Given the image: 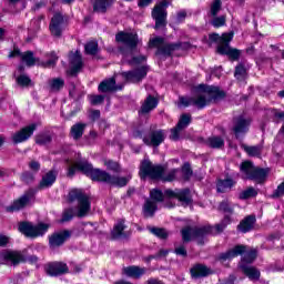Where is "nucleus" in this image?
Wrapping results in <instances>:
<instances>
[{"label": "nucleus", "instance_id": "obj_1", "mask_svg": "<svg viewBox=\"0 0 284 284\" xmlns=\"http://www.w3.org/2000/svg\"><path fill=\"white\" fill-rule=\"evenodd\" d=\"M82 172L87 176H90L92 181H99L100 183H108L109 185H115L116 187H125L128 183L130 182V179H132V175L128 176H114L110 173L101 170V169H94L92 168V164H90L85 160H81L78 158V160H70L69 161V176H74V172Z\"/></svg>", "mask_w": 284, "mask_h": 284}, {"label": "nucleus", "instance_id": "obj_2", "mask_svg": "<svg viewBox=\"0 0 284 284\" xmlns=\"http://www.w3.org/2000/svg\"><path fill=\"white\" fill-rule=\"evenodd\" d=\"M165 172V169L161 165H154L150 160H144L141 163L140 166V176L141 179H160L161 181H174L176 179V175L180 174V172L183 174L184 179H190L192 176V169L190 168V164H184L182 170L174 169L170 171L166 175L163 173Z\"/></svg>", "mask_w": 284, "mask_h": 284}, {"label": "nucleus", "instance_id": "obj_3", "mask_svg": "<svg viewBox=\"0 0 284 284\" xmlns=\"http://www.w3.org/2000/svg\"><path fill=\"white\" fill-rule=\"evenodd\" d=\"M225 97V93L219 89V87H210L205 84H200L196 88L194 98H180V105L187 108V105H195L202 110L205 105H210L212 101Z\"/></svg>", "mask_w": 284, "mask_h": 284}, {"label": "nucleus", "instance_id": "obj_4", "mask_svg": "<svg viewBox=\"0 0 284 284\" xmlns=\"http://www.w3.org/2000/svg\"><path fill=\"white\" fill-rule=\"evenodd\" d=\"M145 77H148V68L141 67L133 71L115 74L114 78L102 81L98 89L100 92H114L116 90H123V85H125V83H139V81L145 79ZM120 79H122L124 83L116 84V81Z\"/></svg>", "mask_w": 284, "mask_h": 284}, {"label": "nucleus", "instance_id": "obj_5", "mask_svg": "<svg viewBox=\"0 0 284 284\" xmlns=\"http://www.w3.org/2000/svg\"><path fill=\"white\" fill-rule=\"evenodd\" d=\"M69 201H78V211L74 212L72 209L64 210L60 223H68V221H72L74 216H79L81 219L90 212V197L83 193V190H71L69 192Z\"/></svg>", "mask_w": 284, "mask_h": 284}, {"label": "nucleus", "instance_id": "obj_6", "mask_svg": "<svg viewBox=\"0 0 284 284\" xmlns=\"http://www.w3.org/2000/svg\"><path fill=\"white\" fill-rule=\"evenodd\" d=\"M232 223L230 216L225 215L222 223L215 226H201V227H185L182 230V239L185 243L192 241L193 239H200L203 236H207V234H219V232H223L227 225Z\"/></svg>", "mask_w": 284, "mask_h": 284}, {"label": "nucleus", "instance_id": "obj_7", "mask_svg": "<svg viewBox=\"0 0 284 284\" xmlns=\"http://www.w3.org/2000/svg\"><path fill=\"white\" fill-rule=\"evenodd\" d=\"M209 39L210 41H215L217 43L219 54H226V57L233 61L239 60V57H241V51H239V49L230 47V42L234 39V32L223 33L222 36L212 33L209 36Z\"/></svg>", "mask_w": 284, "mask_h": 284}, {"label": "nucleus", "instance_id": "obj_8", "mask_svg": "<svg viewBox=\"0 0 284 284\" xmlns=\"http://www.w3.org/2000/svg\"><path fill=\"white\" fill-rule=\"evenodd\" d=\"M241 172L244 174V179L256 181V183H263L267 179V170L256 168L252 162L245 161L241 164Z\"/></svg>", "mask_w": 284, "mask_h": 284}, {"label": "nucleus", "instance_id": "obj_9", "mask_svg": "<svg viewBox=\"0 0 284 284\" xmlns=\"http://www.w3.org/2000/svg\"><path fill=\"white\" fill-rule=\"evenodd\" d=\"M48 224L40 223L38 225H32L28 222H22L19 225V232L24 234V236H29L30 239H37V236H43L45 232H48Z\"/></svg>", "mask_w": 284, "mask_h": 284}, {"label": "nucleus", "instance_id": "obj_10", "mask_svg": "<svg viewBox=\"0 0 284 284\" xmlns=\"http://www.w3.org/2000/svg\"><path fill=\"white\" fill-rule=\"evenodd\" d=\"M150 48H158V54L162 57H170L174 50L181 48V44H168L161 37L151 39L149 42Z\"/></svg>", "mask_w": 284, "mask_h": 284}, {"label": "nucleus", "instance_id": "obj_11", "mask_svg": "<svg viewBox=\"0 0 284 284\" xmlns=\"http://www.w3.org/2000/svg\"><path fill=\"white\" fill-rule=\"evenodd\" d=\"M168 2L165 0L161 1L156 4L152 11V17L155 20V30L159 28H165L168 19Z\"/></svg>", "mask_w": 284, "mask_h": 284}, {"label": "nucleus", "instance_id": "obj_12", "mask_svg": "<svg viewBox=\"0 0 284 284\" xmlns=\"http://www.w3.org/2000/svg\"><path fill=\"white\" fill-rule=\"evenodd\" d=\"M150 196L153 201L146 200V202L144 203V216H154V212H156V202L163 201V192L154 189L150 192Z\"/></svg>", "mask_w": 284, "mask_h": 284}, {"label": "nucleus", "instance_id": "obj_13", "mask_svg": "<svg viewBox=\"0 0 284 284\" xmlns=\"http://www.w3.org/2000/svg\"><path fill=\"white\" fill-rule=\"evenodd\" d=\"M115 41L122 43L126 50H134L139 45V36L132 32L120 31L115 36Z\"/></svg>", "mask_w": 284, "mask_h": 284}, {"label": "nucleus", "instance_id": "obj_14", "mask_svg": "<svg viewBox=\"0 0 284 284\" xmlns=\"http://www.w3.org/2000/svg\"><path fill=\"white\" fill-rule=\"evenodd\" d=\"M49 30L53 37H61L63 30H65V20L61 13H55L49 24Z\"/></svg>", "mask_w": 284, "mask_h": 284}, {"label": "nucleus", "instance_id": "obj_15", "mask_svg": "<svg viewBox=\"0 0 284 284\" xmlns=\"http://www.w3.org/2000/svg\"><path fill=\"white\" fill-rule=\"evenodd\" d=\"M70 69L68 71L71 77H74L81 72V68H83V60L81 59V52L75 51L69 54Z\"/></svg>", "mask_w": 284, "mask_h": 284}, {"label": "nucleus", "instance_id": "obj_16", "mask_svg": "<svg viewBox=\"0 0 284 284\" xmlns=\"http://www.w3.org/2000/svg\"><path fill=\"white\" fill-rule=\"evenodd\" d=\"M165 196H169V199H179L181 203L184 205H190L192 203V195H190V190H166Z\"/></svg>", "mask_w": 284, "mask_h": 284}, {"label": "nucleus", "instance_id": "obj_17", "mask_svg": "<svg viewBox=\"0 0 284 284\" xmlns=\"http://www.w3.org/2000/svg\"><path fill=\"white\" fill-rule=\"evenodd\" d=\"M34 130H37V124L32 123L28 126H24L22 130L16 132L12 135L13 143H23L34 134Z\"/></svg>", "mask_w": 284, "mask_h": 284}, {"label": "nucleus", "instance_id": "obj_18", "mask_svg": "<svg viewBox=\"0 0 284 284\" xmlns=\"http://www.w3.org/2000/svg\"><path fill=\"white\" fill-rule=\"evenodd\" d=\"M32 196H34L32 191L24 193L20 199L16 200L12 205L7 207V212H19V210H23V207L32 201Z\"/></svg>", "mask_w": 284, "mask_h": 284}, {"label": "nucleus", "instance_id": "obj_19", "mask_svg": "<svg viewBox=\"0 0 284 284\" xmlns=\"http://www.w3.org/2000/svg\"><path fill=\"white\" fill-rule=\"evenodd\" d=\"M14 57H21V61L22 63H26V65L32 67L37 64V60L34 59V53H32V51L21 53L19 49L14 48L13 51L9 53V59H14Z\"/></svg>", "mask_w": 284, "mask_h": 284}, {"label": "nucleus", "instance_id": "obj_20", "mask_svg": "<svg viewBox=\"0 0 284 284\" xmlns=\"http://www.w3.org/2000/svg\"><path fill=\"white\" fill-rule=\"evenodd\" d=\"M143 141L146 145H153V148H159V144L165 141V131H154L149 136H145Z\"/></svg>", "mask_w": 284, "mask_h": 284}, {"label": "nucleus", "instance_id": "obj_21", "mask_svg": "<svg viewBox=\"0 0 284 284\" xmlns=\"http://www.w3.org/2000/svg\"><path fill=\"white\" fill-rule=\"evenodd\" d=\"M1 257L12 265H19V263H24L26 261V255L19 251H4Z\"/></svg>", "mask_w": 284, "mask_h": 284}, {"label": "nucleus", "instance_id": "obj_22", "mask_svg": "<svg viewBox=\"0 0 284 284\" xmlns=\"http://www.w3.org/2000/svg\"><path fill=\"white\" fill-rule=\"evenodd\" d=\"M72 236V233L70 231H62L54 233L50 239H49V245L50 247H59L65 243L68 239Z\"/></svg>", "mask_w": 284, "mask_h": 284}, {"label": "nucleus", "instance_id": "obj_23", "mask_svg": "<svg viewBox=\"0 0 284 284\" xmlns=\"http://www.w3.org/2000/svg\"><path fill=\"white\" fill-rule=\"evenodd\" d=\"M45 272L49 274V276H59L60 274H65L68 273V264L63 262H53L45 267Z\"/></svg>", "mask_w": 284, "mask_h": 284}, {"label": "nucleus", "instance_id": "obj_24", "mask_svg": "<svg viewBox=\"0 0 284 284\" xmlns=\"http://www.w3.org/2000/svg\"><path fill=\"white\" fill-rule=\"evenodd\" d=\"M246 247L243 245H237L233 250L227 251L220 255V261H232V258H236V256H241V254H245Z\"/></svg>", "mask_w": 284, "mask_h": 284}, {"label": "nucleus", "instance_id": "obj_25", "mask_svg": "<svg viewBox=\"0 0 284 284\" xmlns=\"http://www.w3.org/2000/svg\"><path fill=\"white\" fill-rule=\"evenodd\" d=\"M248 128H250V120H245L243 116H240L235 120L233 132L235 136H239V134H245Z\"/></svg>", "mask_w": 284, "mask_h": 284}, {"label": "nucleus", "instance_id": "obj_26", "mask_svg": "<svg viewBox=\"0 0 284 284\" xmlns=\"http://www.w3.org/2000/svg\"><path fill=\"white\" fill-rule=\"evenodd\" d=\"M210 274H212V271L202 264H197L191 268V276L193 278H202L203 276H210Z\"/></svg>", "mask_w": 284, "mask_h": 284}, {"label": "nucleus", "instance_id": "obj_27", "mask_svg": "<svg viewBox=\"0 0 284 284\" xmlns=\"http://www.w3.org/2000/svg\"><path fill=\"white\" fill-rule=\"evenodd\" d=\"M156 105H159V100L152 95H149L142 104L140 112L141 114H148V112H152Z\"/></svg>", "mask_w": 284, "mask_h": 284}, {"label": "nucleus", "instance_id": "obj_28", "mask_svg": "<svg viewBox=\"0 0 284 284\" xmlns=\"http://www.w3.org/2000/svg\"><path fill=\"white\" fill-rule=\"evenodd\" d=\"M254 223H256V217L253 215H248L240 223V225L237 226V230H240V232H243L245 234L254 227Z\"/></svg>", "mask_w": 284, "mask_h": 284}, {"label": "nucleus", "instance_id": "obj_29", "mask_svg": "<svg viewBox=\"0 0 284 284\" xmlns=\"http://www.w3.org/2000/svg\"><path fill=\"white\" fill-rule=\"evenodd\" d=\"M123 272L126 276H131V278H140L145 274V268H141L139 266H128L123 268Z\"/></svg>", "mask_w": 284, "mask_h": 284}, {"label": "nucleus", "instance_id": "obj_30", "mask_svg": "<svg viewBox=\"0 0 284 284\" xmlns=\"http://www.w3.org/2000/svg\"><path fill=\"white\" fill-rule=\"evenodd\" d=\"M241 268L251 281H258L261 278V272L256 267L241 265Z\"/></svg>", "mask_w": 284, "mask_h": 284}, {"label": "nucleus", "instance_id": "obj_31", "mask_svg": "<svg viewBox=\"0 0 284 284\" xmlns=\"http://www.w3.org/2000/svg\"><path fill=\"white\" fill-rule=\"evenodd\" d=\"M57 181V173L54 171H49L47 174L43 175L40 187H50Z\"/></svg>", "mask_w": 284, "mask_h": 284}, {"label": "nucleus", "instance_id": "obj_32", "mask_svg": "<svg viewBox=\"0 0 284 284\" xmlns=\"http://www.w3.org/2000/svg\"><path fill=\"white\" fill-rule=\"evenodd\" d=\"M236 182L232 179H225V180H220L217 181V192H227V190H232Z\"/></svg>", "mask_w": 284, "mask_h": 284}, {"label": "nucleus", "instance_id": "obj_33", "mask_svg": "<svg viewBox=\"0 0 284 284\" xmlns=\"http://www.w3.org/2000/svg\"><path fill=\"white\" fill-rule=\"evenodd\" d=\"M84 130H85V124H83V123L74 124L71 128V136H72V139H74L77 141L80 138H82Z\"/></svg>", "mask_w": 284, "mask_h": 284}, {"label": "nucleus", "instance_id": "obj_34", "mask_svg": "<svg viewBox=\"0 0 284 284\" xmlns=\"http://www.w3.org/2000/svg\"><path fill=\"white\" fill-rule=\"evenodd\" d=\"M124 223H125L124 221H119L113 226V230L111 232L113 239H121L123 236V230H125Z\"/></svg>", "mask_w": 284, "mask_h": 284}, {"label": "nucleus", "instance_id": "obj_35", "mask_svg": "<svg viewBox=\"0 0 284 284\" xmlns=\"http://www.w3.org/2000/svg\"><path fill=\"white\" fill-rule=\"evenodd\" d=\"M207 145H210V148L219 149L225 145V141L223 140V138L219 135H212L211 138L207 139Z\"/></svg>", "mask_w": 284, "mask_h": 284}, {"label": "nucleus", "instance_id": "obj_36", "mask_svg": "<svg viewBox=\"0 0 284 284\" xmlns=\"http://www.w3.org/2000/svg\"><path fill=\"white\" fill-rule=\"evenodd\" d=\"M111 3L112 0H95L93 3V8L97 12H105Z\"/></svg>", "mask_w": 284, "mask_h": 284}, {"label": "nucleus", "instance_id": "obj_37", "mask_svg": "<svg viewBox=\"0 0 284 284\" xmlns=\"http://www.w3.org/2000/svg\"><path fill=\"white\" fill-rule=\"evenodd\" d=\"M49 85L52 92H59L65 85V82L61 78H55L49 81Z\"/></svg>", "mask_w": 284, "mask_h": 284}, {"label": "nucleus", "instance_id": "obj_38", "mask_svg": "<svg viewBox=\"0 0 284 284\" xmlns=\"http://www.w3.org/2000/svg\"><path fill=\"white\" fill-rule=\"evenodd\" d=\"M104 165L106 170L114 172L115 174H120L121 172V164L119 162H114L112 160H104Z\"/></svg>", "mask_w": 284, "mask_h": 284}, {"label": "nucleus", "instance_id": "obj_39", "mask_svg": "<svg viewBox=\"0 0 284 284\" xmlns=\"http://www.w3.org/2000/svg\"><path fill=\"white\" fill-rule=\"evenodd\" d=\"M192 121V116L190 114H182L179 122H178V129L184 130V128H187Z\"/></svg>", "mask_w": 284, "mask_h": 284}, {"label": "nucleus", "instance_id": "obj_40", "mask_svg": "<svg viewBox=\"0 0 284 284\" xmlns=\"http://www.w3.org/2000/svg\"><path fill=\"white\" fill-rule=\"evenodd\" d=\"M242 148L248 156H261V146H247L243 144Z\"/></svg>", "mask_w": 284, "mask_h": 284}, {"label": "nucleus", "instance_id": "obj_41", "mask_svg": "<svg viewBox=\"0 0 284 284\" xmlns=\"http://www.w3.org/2000/svg\"><path fill=\"white\" fill-rule=\"evenodd\" d=\"M84 50L87 54H97L99 50V43H97V41H90L85 44Z\"/></svg>", "mask_w": 284, "mask_h": 284}, {"label": "nucleus", "instance_id": "obj_42", "mask_svg": "<svg viewBox=\"0 0 284 284\" xmlns=\"http://www.w3.org/2000/svg\"><path fill=\"white\" fill-rule=\"evenodd\" d=\"M256 258V250H251L242 257V263H253Z\"/></svg>", "mask_w": 284, "mask_h": 284}, {"label": "nucleus", "instance_id": "obj_43", "mask_svg": "<svg viewBox=\"0 0 284 284\" xmlns=\"http://www.w3.org/2000/svg\"><path fill=\"white\" fill-rule=\"evenodd\" d=\"M57 61H59V57H57V53L51 52L49 53V61L43 62L42 65L44 68H52V65L57 64Z\"/></svg>", "mask_w": 284, "mask_h": 284}, {"label": "nucleus", "instance_id": "obj_44", "mask_svg": "<svg viewBox=\"0 0 284 284\" xmlns=\"http://www.w3.org/2000/svg\"><path fill=\"white\" fill-rule=\"evenodd\" d=\"M245 74H247V71L245 70V67H243L242 64L235 68V78L239 81H243V79H245Z\"/></svg>", "mask_w": 284, "mask_h": 284}, {"label": "nucleus", "instance_id": "obj_45", "mask_svg": "<svg viewBox=\"0 0 284 284\" xmlns=\"http://www.w3.org/2000/svg\"><path fill=\"white\" fill-rule=\"evenodd\" d=\"M257 192L254 190V187H248L242 193H240V199L245 200V199H252V196H256Z\"/></svg>", "mask_w": 284, "mask_h": 284}, {"label": "nucleus", "instance_id": "obj_46", "mask_svg": "<svg viewBox=\"0 0 284 284\" xmlns=\"http://www.w3.org/2000/svg\"><path fill=\"white\" fill-rule=\"evenodd\" d=\"M150 232L159 239H168V231H165L164 229L152 227L150 229Z\"/></svg>", "mask_w": 284, "mask_h": 284}, {"label": "nucleus", "instance_id": "obj_47", "mask_svg": "<svg viewBox=\"0 0 284 284\" xmlns=\"http://www.w3.org/2000/svg\"><path fill=\"white\" fill-rule=\"evenodd\" d=\"M18 85H20L21 88H26V85H30V78L26 74H21L16 79Z\"/></svg>", "mask_w": 284, "mask_h": 284}, {"label": "nucleus", "instance_id": "obj_48", "mask_svg": "<svg viewBox=\"0 0 284 284\" xmlns=\"http://www.w3.org/2000/svg\"><path fill=\"white\" fill-rule=\"evenodd\" d=\"M221 11V0H213L211 4V14L212 17H216Z\"/></svg>", "mask_w": 284, "mask_h": 284}, {"label": "nucleus", "instance_id": "obj_49", "mask_svg": "<svg viewBox=\"0 0 284 284\" xmlns=\"http://www.w3.org/2000/svg\"><path fill=\"white\" fill-rule=\"evenodd\" d=\"M212 26H214V28H221L222 26H225V17L221 16V17L214 18L212 20Z\"/></svg>", "mask_w": 284, "mask_h": 284}, {"label": "nucleus", "instance_id": "obj_50", "mask_svg": "<svg viewBox=\"0 0 284 284\" xmlns=\"http://www.w3.org/2000/svg\"><path fill=\"white\" fill-rule=\"evenodd\" d=\"M103 95H91L89 97V101L92 105H99V103H103Z\"/></svg>", "mask_w": 284, "mask_h": 284}, {"label": "nucleus", "instance_id": "obj_51", "mask_svg": "<svg viewBox=\"0 0 284 284\" xmlns=\"http://www.w3.org/2000/svg\"><path fill=\"white\" fill-rule=\"evenodd\" d=\"M36 143H38V145H45V143H50V136L38 135L36 139Z\"/></svg>", "mask_w": 284, "mask_h": 284}, {"label": "nucleus", "instance_id": "obj_52", "mask_svg": "<svg viewBox=\"0 0 284 284\" xmlns=\"http://www.w3.org/2000/svg\"><path fill=\"white\" fill-rule=\"evenodd\" d=\"M220 210L222 212H226L227 214H232V206L230 205V202L224 201L220 204Z\"/></svg>", "mask_w": 284, "mask_h": 284}, {"label": "nucleus", "instance_id": "obj_53", "mask_svg": "<svg viewBox=\"0 0 284 284\" xmlns=\"http://www.w3.org/2000/svg\"><path fill=\"white\" fill-rule=\"evenodd\" d=\"M182 129H179V125H176V128L171 129V135L170 139L172 141H179V132H181Z\"/></svg>", "mask_w": 284, "mask_h": 284}, {"label": "nucleus", "instance_id": "obj_54", "mask_svg": "<svg viewBox=\"0 0 284 284\" xmlns=\"http://www.w3.org/2000/svg\"><path fill=\"white\" fill-rule=\"evenodd\" d=\"M175 254L179 256H187V251H185V246H179L175 248Z\"/></svg>", "mask_w": 284, "mask_h": 284}, {"label": "nucleus", "instance_id": "obj_55", "mask_svg": "<svg viewBox=\"0 0 284 284\" xmlns=\"http://www.w3.org/2000/svg\"><path fill=\"white\" fill-rule=\"evenodd\" d=\"M10 243V237L6 235H0V246L3 247V245H8Z\"/></svg>", "mask_w": 284, "mask_h": 284}, {"label": "nucleus", "instance_id": "obj_56", "mask_svg": "<svg viewBox=\"0 0 284 284\" xmlns=\"http://www.w3.org/2000/svg\"><path fill=\"white\" fill-rule=\"evenodd\" d=\"M90 116H91V119H92L93 121H97V119H99V116H101V111H99V110H93V111H91Z\"/></svg>", "mask_w": 284, "mask_h": 284}, {"label": "nucleus", "instance_id": "obj_57", "mask_svg": "<svg viewBox=\"0 0 284 284\" xmlns=\"http://www.w3.org/2000/svg\"><path fill=\"white\" fill-rule=\"evenodd\" d=\"M187 17V13L185 11L178 12V23H181L185 18Z\"/></svg>", "mask_w": 284, "mask_h": 284}, {"label": "nucleus", "instance_id": "obj_58", "mask_svg": "<svg viewBox=\"0 0 284 284\" xmlns=\"http://www.w3.org/2000/svg\"><path fill=\"white\" fill-rule=\"evenodd\" d=\"M29 168H30L31 170H33L34 172H37V171H39V169L41 168V165L39 164V162L33 161V162H31V163L29 164Z\"/></svg>", "mask_w": 284, "mask_h": 284}, {"label": "nucleus", "instance_id": "obj_59", "mask_svg": "<svg viewBox=\"0 0 284 284\" xmlns=\"http://www.w3.org/2000/svg\"><path fill=\"white\" fill-rule=\"evenodd\" d=\"M150 3H152V0H140L138 6H139V8H145V7L150 6Z\"/></svg>", "mask_w": 284, "mask_h": 284}, {"label": "nucleus", "instance_id": "obj_60", "mask_svg": "<svg viewBox=\"0 0 284 284\" xmlns=\"http://www.w3.org/2000/svg\"><path fill=\"white\" fill-rule=\"evenodd\" d=\"M143 61H145V57L140 55L138 58H133V60L131 61L132 64H136V63H143Z\"/></svg>", "mask_w": 284, "mask_h": 284}, {"label": "nucleus", "instance_id": "obj_61", "mask_svg": "<svg viewBox=\"0 0 284 284\" xmlns=\"http://www.w3.org/2000/svg\"><path fill=\"white\" fill-rule=\"evenodd\" d=\"M22 181H26L27 183H30V181H32V175L29 174V173H23L22 174Z\"/></svg>", "mask_w": 284, "mask_h": 284}, {"label": "nucleus", "instance_id": "obj_62", "mask_svg": "<svg viewBox=\"0 0 284 284\" xmlns=\"http://www.w3.org/2000/svg\"><path fill=\"white\" fill-rule=\"evenodd\" d=\"M3 34H6V31L0 28V39H3Z\"/></svg>", "mask_w": 284, "mask_h": 284}, {"label": "nucleus", "instance_id": "obj_63", "mask_svg": "<svg viewBox=\"0 0 284 284\" xmlns=\"http://www.w3.org/2000/svg\"><path fill=\"white\" fill-rule=\"evenodd\" d=\"M115 284H130V282L120 281V282H115Z\"/></svg>", "mask_w": 284, "mask_h": 284}, {"label": "nucleus", "instance_id": "obj_64", "mask_svg": "<svg viewBox=\"0 0 284 284\" xmlns=\"http://www.w3.org/2000/svg\"><path fill=\"white\" fill-rule=\"evenodd\" d=\"M278 97H281L282 99H284V91H280V92H278Z\"/></svg>", "mask_w": 284, "mask_h": 284}]
</instances>
